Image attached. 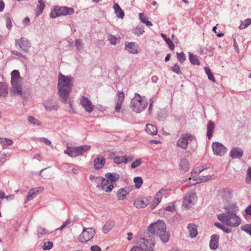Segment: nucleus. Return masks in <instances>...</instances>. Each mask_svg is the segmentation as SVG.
Returning a JSON list of instances; mask_svg holds the SVG:
<instances>
[{"instance_id":"obj_1","label":"nucleus","mask_w":251,"mask_h":251,"mask_svg":"<svg viewBox=\"0 0 251 251\" xmlns=\"http://www.w3.org/2000/svg\"><path fill=\"white\" fill-rule=\"evenodd\" d=\"M73 86V78L60 74L58 81V93L63 102L67 103Z\"/></svg>"},{"instance_id":"obj_2","label":"nucleus","mask_w":251,"mask_h":251,"mask_svg":"<svg viewBox=\"0 0 251 251\" xmlns=\"http://www.w3.org/2000/svg\"><path fill=\"white\" fill-rule=\"evenodd\" d=\"M166 226L162 220H157L148 227V230L152 235L159 237L163 243H167L170 239L169 232L166 230Z\"/></svg>"},{"instance_id":"obj_3","label":"nucleus","mask_w":251,"mask_h":251,"mask_svg":"<svg viewBox=\"0 0 251 251\" xmlns=\"http://www.w3.org/2000/svg\"><path fill=\"white\" fill-rule=\"evenodd\" d=\"M11 93L14 95H22V78L18 70H14L11 73Z\"/></svg>"},{"instance_id":"obj_4","label":"nucleus","mask_w":251,"mask_h":251,"mask_svg":"<svg viewBox=\"0 0 251 251\" xmlns=\"http://www.w3.org/2000/svg\"><path fill=\"white\" fill-rule=\"evenodd\" d=\"M217 216L219 220L230 227H237L241 224V218L234 213H223Z\"/></svg>"},{"instance_id":"obj_5","label":"nucleus","mask_w":251,"mask_h":251,"mask_svg":"<svg viewBox=\"0 0 251 251\" xmlns=\"http://www.w3.org/2000/svg\"><path fill=\"white\" fill-rule=\"evenodd\" d=\"M147 105L148 102L137 93L135 94L134 97L131 100L130 103V106L136 113H140L143 111Z\"/></svg>"},{"instance_id":"obj_6","label":"nucleus","mask_w":251,"mask_h":251,"mask_svg":"<svg viewBox=\"0 0 251 251\" xmlns=\"http://www.w3.org/2000/svg\"><path fill=\"white\" fill-rule=\"evenodd\" d=\"M152 235L140 237L137 240V243L142 247L145 251H153L155 245V240Z\"/></svg>"},{"instance_id":"obj_7","label":"nucleus","mask_w":251,"mask_h":251,"mask_svg":"<svg viewBox=\"0 0 251 251\" xmlns=\"http://www.w3.org/2000/svg\"><path fill=\"white\" fill-rule=\"evenodd\" d=\"M90 149V146L83 145L76 147H67V150L64 151V153L70 157H75L77 156L83 155Z\"/></svg>"},{"instance_id":"obj_8","label":"nucleus","mask_w":251,"mask_h":251,"mask_svg":"<svg viewBox=\"0 0 251 251\" xmlns=\"http://www.w3.org/2000/svg\"><path fill=\"white\" fill-rule=\"evenodd\" d=\"M74 12V9L67 7L55 6L53 12L50 13V17L55 18L61 15L66 16L72 14Z\"/></svg>"},{"instance_id":"obj_9","label":"nucleus","mask_w":251,"mask_h":251,"mask_svg":"<svg viewBox=\"0 0 251 251\" xmlns=\"http://www.w3.org/2000/svg\"><path fill=\"white\" fill-rule=\"evenodd\" d=\"M95 234V230L93 228H84L78 237L81 243H86L93 238Z\"/></svg>"},{"instance_id":"obj_10","label":"nucleus","mask_w":251,"mask_h":251,"mask_svg":"<svg viewBox=\"0 0 251 251\" xmlns=\"http://www.w3.org/2000/svg\"><path fill=\"white\" fill-rule=\"evenodd\" d=\"M15 45L16 48L21 49L25 53L28 52L31 47L30 42L23 37L16 40Z\"/></svg>"},{"instance_id":"obj_11","label":"nucleus","mask_w":251,"mask_h":251,"mask_svg":"<svg viewBox=\"0 0 251 251\" xmlns=\"http://www.w3.org/2000/svg\"><path fill=\"white\" fill-rule=\"evenodd\" d=\"M197 198V194L195 192L188 193L184 198L183 206L186 209L191 208L196 201Z\"/></svg>"},{"instance_id":"obj_12","label":"nucleus","mask_w":251,"mask_h":251,"mask_svg":"<svg viewBox=\"0 0 251 251\" xmlns=\"http://www.w3.org/2000/svg\"><path fill=\"white\" fill-rule=\"evenodd\" d=\"M193 138V135L190 133L182 135L181 137L177 140L176 145L180 148L186 149L188 146L189 141H192Z\"/></svg>"},{"instance_id":"obj_13","label":"nucleus","mask_w":251,"mask_h":251,"mask_svg":"<svg viewBox=\"0 0 251 251\" xmlns=\"http://www.w3.org/2000/svg\"><path fill=\"white\" fill-rule=\"evenodd\" d=\"M213 153L215 155L222 156L227 151V149L222 144L214 142L212 145Z\"/></svg>"},{"instance_id":"obj_14","label":"nucleus","mask_w":251,"mask_h":251,"mask_svg":"<svg viewBox=\"0 0 251 251\" xmlns=\"http://www.w3.org/2000/svg\"><path fill=\"white\" fill-rule=\"evenodd\" d=\"M80 102L83 108L88 113H90L93 111L94 106L87 98L85 96L82 97Z\"/></svg>"},{"instance_id":"obj_15","label":"nucleus","mask_w":251,"mask_h":251,"mask_svg":"<svg viewBox=\"0 0 251 251\" xmlns=\"http://www.w3.org/2000/svg\"><path fill=\"white\" fill-rule=\"evenodd\" d=\"M43 105L46 110L48 111L52 110H57L58 109V103L56 101L53 100H49L45 101Z\"/></svg>"},{"instance_id":"obj_16","label":"nucleus","mask_w":251,"mask_h":251,"mask_svg":"<svg viewBox=\"0 0 251 251\" xmlns=\"http://www.w3.org/2000/svg\"><path fill=\"white\" fill-rule=\"evenodd\" d=\"M125 49L131 54H136L140 52L139 46L134 42H125Z\"/></svg>"},{"instance_id":"obj_17","label":"nucleus","mask_w":251,"mask_h":251,"mask_svg":"<svg viewBox=\"0 0 251 251\" xmlns=\"http://www.w3.org/2000/svg\"><path fill=\"white\" fill-rule=\"evenodd\" d=\"M100 188L106 192H110L112 191L113 189L114 185L113 183L109 181L108 179L103 177L102 181L101 182Z\"/></svg>"},{"instance_id":"obj_18","label":"nucleus","mask_w":251,"mask_h":251,"mask_svg":"<svg viewBox=\"0 0 251 251\" xmlns=\"http://www.w3.org/2000/svg\"><path fill=\"white\" fill-rule=\"evenodd\" d=\"M151 197L142 200L137 199L133 202L134 206L137 208H143L146 207L149 203Z\"/></svg>"},{"instance_id":"obj_19","label":"nucleus","mask_w":251,"mask_h":251,"mask_svg":"<svg viewBox=\"0 0 251 251\" xmlns=\"http://www.w3.org/2000/svg\"><path fill=\"white\" fill-rule=\"evenodd\" d=\"M44 188L41 187L30 189L27 194L26 201H29L32 200L38 194L42 192Z\"/></svg>"},{"instance_id":"obj_20","label":"nucleus","mask_w":251,"mask_h":251,"mask_svg":"<svg viewBox=\"0 0 251 251\" xmlns=\"http://www.w3.org/2000/svg\"><path fill=\"white\" fill-rule=\"evenodd\" d=\"M117 97L118 99L115 106V111L119 112L121 108L122 104L125 98V94L122 91H119L117 93Z\"/></svg>"},{"instance_id":"obj_21","label":"nucleus","mask_w":251,"mask_h":251,"mask_svg":"<svg viewBox=\"0 0 251 251\" xmlns=\"http://www.w3.org/2000/svg\"><path fill=\"white\" fill-rule=\"evenodd\" d=\"M243 155V151L238 147H233L230 151V156L232 158H240Z\"/></svg>"},{"instance_id":"obj_22","label":"nucleus","mask_w":251,"mask_h":251,"mask_svg":"<svg viewBox=\"0 0 251 251\" xmlns=\"http://www.w3.org/2000/svg\"><path fill=\"white\" fill-rule=\"evenodd\" d=\"M105 163V158L101 156L97 157L94 160V168L96 170H100L102 168Z\"/></svg>"},{"instance_id":"obj_23","label":"nucleus","mask_w":251,"mask_h":251,"mask_svg":"<svg viewBox=\"0 0 251 251\" xmlns=\"http://www.w3.org/2000/svg\"><path fill=\"white\" fill-rule=\"evenodd\" d=\"M219 236L217 234H213L211 237L209 243V247L211 250H215L218 247Z\"/></svg>"},{"instance_id":"obj_24","label":"nucleus","mask_w":251,"mask_h":251,"mask_svg":"<svg viewBox=\"0 0 251 251\" xmlns=\"http://www.w3.org/2000/svg\"><path fill=\"white\" fill-rule=\"evenodd\" d=\"M115 222L113 220H109L107 221L102 228V231L104 233L106 234L110 231L115 226Z\"/></svg>"},{"instance_id":"obj_25","label":"nucleus","mask_w":251,"mask_h":251,"mask_svg":"<svg viewBox=\"0 0 251 251\" xmlns=\"http://www.w3.org/2000/svg\"><path fill=\"white\" fill-rule=\"evenodd\" d=\"M187 228L189 231V236L191 238H194L197 236L198 231L196 225L194 224H189L187 226Z\"/></svg>"},{"instance_id":"obj_26","label":"nucleus","mask_w":251,"mask_h":251,"mask_svg":"<svg viewBox=\"0 0 251 251\" xmlns=\"http://www.w3.org/2000/svg\"><path fill=\"white\" fill-rule=\"evenodd\" d=\"M129 189L128 188H122L117 192V198L119 200L125 199L126 197L129 194Z\"/></svg>"},{"instance_id":"obj_27","label":"nucleus","mask_w":251,"mask_h":251,"mask_svg":"<svg viewBox=\"0 0 251 251\" xmlns=\"http://www.w3.org/2000/svg\"><path fill=\"white\" fill-rule=\"evenodd\" d=\"M105 176L107 179L111 181V182H115L118 181L120 178V176L116 173H107L105 175Z\"/></svg>"},{"instance_id":"obj_28","label":"nucleus","mask_w":251,"mask_h":251,"mask_svg":"<svg viewBox=\"0 0 251 251\" xmlns=\"http://www.w3.org/2000/svg\"><path fill=\"white\" fill-rule=\"evenodd\" d=\"M103 177L95 176L92 175H90L89 179L92 183L96 185L97 188H100L101 182L102 181Z\"/></svg>"},{"instance_id":"obj_29","label":"nucleus","mask_w":251,"mask_h":251,"mask_svg":"<svg viewBox=\"0 0 251 251\" xmlns=\"http://www.w3.org/2000/svg\"><path fill=\"white\" fill-rule=\"evenodd\" d=\"M189 164L188 160L186 158H182L179 163V169L184 173L187 172L189 170Z\"/></svg>"},{"instance_id":"obj_30","label":"nucleus","mask_w":251,"mask_h":251,"mask_svg":"<svg viewBox=\"0 0 251 251\" xmlns=\"http://www.w3.org/2000/svg\"><path fill=\"white\" fill-rule=\"evenodd\" d=\"M8 94V85L3 82H0V97H5Z\"/></svg>"},{"instance_id":"obj_31","label":"nucleus","mask_w":251,"mask_h":251,"mask_svg":"<svg viewBox=\"0 0 251 251\" xmlns=\"http://www.w3.org/2000/svg\"><path fill=\"white\" fill-rule=\"evenodd\" d=\"M215 127V124L213 122L209 121L207 126V136L210 139L212 136L213 131Z\"/></svg>"},{"instance_id":"obj_32","label":"nucleus","mask_w":251,"mask_h":251,"mask_svg":"<svg viewBox=\"0 0 251 251\" xmlns=\"http://www.w3.org/2000/svg\"><path fill=\"white\" fill-rule=\"evenodd\" d=\"M146 132L151 135H156L157 130L156 127L151 124H147L146 128Z\"/></svg>"},{"instance_id":"obj_33","label":"nucleus","mask_w":251,"mask_h":251,"mask_svg":"<svg viewBox=\"0 0 251 251\" xmlns=\"http://www.w3.org/2000/svg\"><path fill=\"white\" fill-rule=\"evenodd\" d=\"M226 212L234 213H236L239 210L238 207L236 203H232L228 205L226 207Z\"/></svg>"},{"instance_id":"obj_34","label":"nucleus","mask_w":251,"mask_h":251,"mask_svg":"<svg viewBox=\"0 0 251 251\" xmlns=\"http://www.w3.org/2000/svg\"><path fill=\"white\" fill-rule=\"evenodd\" d=\"M189 60L191 64L193 65H200V62L198 59V57L197 55H194L192 53H189Z\"/></svg>"},{"instance_id":"obj_35","label":"nucleus","mask_w":251,"mask_h":251,"mask_svg":"<svg viewBox=\"0 0 251 251\" xmlns=\"http://www.w3.org/2000/svg\"><path fill=\"white\" fill-rule=\"evenodd\" d=\"M161 36L165 41L166 43L168 45L170 50H174L175 49V45L172 40L170 38H167V36L164 34L162 33Z\"/></svg>"},{"instance_id":"obj_36","label":"nucleus","mask_w":251,"mask_h":251,"mask_svg":"<svg viewBox=\"0 0 251 251\" xmlns=\"http://www.w3.org/2000/svg\"><path fill=\"white\" fill-rule=\"evenodd\" d=\"M120 37H117L112 34H109L107 35V39L112 45H115L117 42L120 41Z\"/></svg>"},{"instance_id":"obj_37","label":"nucleus","mask_w":251,"mask_h":251,"mask_svg":"<svg viewBox=\"0 0 251 251\" xmlns=\"http://www.w3.org/2000/svg\"><path fill=\"white\" fill-rule=\"evenodd\" d=\"M125 158V155L122 156H117L113 158L114 162L117 164H120L123 163L126 164L127 161H126V160Z\"/></svg>"},{"instance_id":"obj_38","label":"nucleus","mask_w":251,"mask_h":251,"mask_svg":"<svg viewBox=\"0 0 251 251\" xmlns=\"http://www.w3.org/2000/svg\"><path fill=\"white\" fill-rule=\"evenodd\" d=\"M143 26H138L133 29L132 33L136 35L140 36L144 33Z\"/></svg>"},{"instance_id":"obj_39","label":"nucleus","mask_w":251,"mask_h":251,"mask_svg":"<svg viewBox=\"0 0 251 251\" xmlns=\"http://www.w3.org/2000/svg\"><path fill=\"white\" fill-rule=\"evenodd\" d=\"M4 18L6 20V26L8 30H10L12 26V23L11 19L10 17L9 14L8 13H6L4 15Z\"/></svg>"},{"instance_id":"obj_40","label":"nucleus","mask_w":251,"mask_h":251,"mask_svg":"<svg viewBox=\"0 0 251 251\" xmlns=\"http://www.w3.org/2000/svg\"><path fill=\"white\" fill-rule=\"evenodd\" d=\"M75 45L76 47V50L79 52H81L83 50V44L82 43V40L81 39H76Z\"/></svg>"},{"instance_id":"obj_41","label":"nucleus","mask_w":251,"mask_h":251,"mask_svg":"<svg viewBox=\"0 0 251 251\" xmlns=\"http://www.w3.org/2000/svg\"><path fill=\"white\" fill-rule=\"evenodd\" d=\"M204 71L206 73V74L208 76V79L212 81L213 82H215L216 80L213 76V75L212 74L210 69L208 67H205L204 68Z\"/></svg>"},{"instance_id":"obj_42","label":"nucleus","mask_w":251,"mask_h":251,"mask_svg":"<svg viewBox=\"0 0 251 251\" xmlns=\"http://www.w3.org/2000/svg\"><path fill=\"white\" fill-rule=\"evenodd\" d=\"M215 225L219 228L222 229L226 233H229L231 231V229L226 227L225 226L223 225L221 223H215Z\"/></svg>"},{"instance_id":"obj_43","label":"nucleus","mask_w":251,"mask_h":251,"mask_svg":"<svg viewBox=\"0 0 251 251\" xmlns=\"http://www.w3.org/2000/svg\"><path fill=\"white\" fill-rule=\"evenodd\" d=\"M251 24V19L250 18H248L244 20V21L242 22L241 25L239 26V28L240 29H243L247 28L249 25Z\"/></svg>"},{"instance_id":"obj_44","label":"nucleus","mask_w":251,"mask_h":251,"mask_svg":"<svg viewBox=\"0 0 251 251\" xmlns=\"http://www.w3.org/2000/svg\"><path fill=\"white\" fill-rule=\"evenodd\" d=\"M134 182L135 183V188L139 189L141 187L143 183L142 178L140 176L135 177L134 178Z\"/></svg>"},{"instance_id":"obj_45","label":"nucleus","mask_w":251,"mask_h":251,"mask_svg":"<svg viewBox=\"0 0 251 251\" xmlns=\"http://www.w3.org/2000/svg\"><path fill=\"white\" fill-rule=\"evenodd\" d=\"M166 192V190L161 189L156 193L154 199L157 201H161L162 197L165 194Z\"/></svg>"},{"instance_id":"obj_46","label":"nucleus","mask_w":251,"mask_h":251,"mask_svg":"<svg viewBox=\"0 0 251 251\" xmlns=\"http://www.w3.org/2000/svg\"><path fill=\"white\" fill-rule=\"evenodd\" d=\"M28 121L33 125L40 126L41 124L39 121L35 119L34 117L29 116L27 118Z\"/></svg>"},{"instance_id":"obj_47","label":"nucleus","mask_w":251,"mask_h":251,"mask_svg":"<svg viewBox=\"0 0 251 251\" xmlns=\"http://www.w3.org/2000/svg\"><path fill=\"white\" fill-rule=\"evenodd\" d=\"M212 178V176H202L198 177L196 183H199L201 182H205L207 180H210Z\"/></svg>"},{"instance_id":"obj_48","label":"nucleus","mask_w":251,"mask_h":251,"mask_svg":"<svg viewBox=\"0 0 251 251\" xmlns=\"http://www.w3.org/2000/svg\"><path fill=\"white\" fill-rule=\"evenodd\" d=\"M177 58L180 63L184 62L186 60V56L183 51L177 53Z\"/></svg>"},{"instance_id":"obj_49","label":"nucleus","mask_w":251,"mask_h":251,"mask_svg":"<svg viewBox=\"0 0 251 251\" xmlns=\"http://www.w3.org/2000/svg\"><path fill=\"white\" fill-rule=\"evenodd\" d=\"M209 168V165H208V166H206L205 167L203 166H201L199 167H197L194 171H193L192 173L194 174H200L202 171L204 170L205 169H207Z\"/></svg>"},{"instance_id":"obj_50","label":"nucleus","mask_w":251,"mask_h":251,"mask_svg":"<svg viewBox=\"0 0 251 251\" xmlns=\"http://www.w3.org/2000/svg\"><path fill=\"white\" fill-rule=\"evenodd\" d=\"M241 230L251 236V225H245L242 226Z\"/></svg>"},{"instance_id":"obj_51","label":"nucleus","mask_w":251,"mask_h":251,"mask_svg":"<svg viewBox=\"0 0 251 251\" xmlns=\"http://www.w3.org/2000/svg\"><path fill=\"white\" fill-rule=\"evenodd\" d=\"M53 243L51 241H48L44 242V245L42 246V248L44 250H49L52 248Z\"/></svg>"},{"instance_id":"obj_52","label":"nucleus","mask_w":251,"mask_h":251,"mask_svg":"<svg viewBox=\"0 0 251 251\" xmlns=\"http://www.w3.org/2000/svg\"><path fill=\"white\" fill-rule=\"evenodd\" d=\"M142 164L141 159L139 158L136 159L133 162H132L131 164V168L132 169H135V168L139 167Z\"/></svg>"},{"instance_id":"obj_53","label":"nucleus","mask_w":251,"mask_h":251,"mask_svg":"<svg viewBox=\"0 0 251 251\" xmlns=\"http://www.w3.org/2000/svg\"><path fill=\"white\" fill-rule=\"evenodd\" d=\"M172 70L174 73H176L178 75H180L182 74L180 67L177 64H175L172 67Z\"/></svg>"},{"instance_id":"obj_54","label":"nucleus","mask_w":251,"mask_h":251,"mask_svg":"<svg viewBox=\"0 0 251 251\" xmlns=\"http://www.w3.org/2000/svg\"><path fill=\"white\" fill-rule=\"evenodd\" d=\"M45 4L42 0H39L38 4H37V8L39 11V14L42 13L44 8Z\"/></svg>"},{"instance_id":"obj_55","label":"nucleus","mask_w":251,"mask_h":251,"mask_svg":"<svg viewBox=\"0 0 251 251\" xmlns=\"http://www.w3.org/2000/svg\"><path fill=\"white\" fill-rule=\"evenodd\" d=\"M246 181L248 184H251V168H249L247 170Z\"/></svg>"},{"instance_id":"obj_56","label":"nucleus","mask_w":251,"mask_h":251,"mask_svg":"<svg viewBox=\"0 0 251 251\" xmlns=\"http://www.w3.org/2000/svg\"><path fill=\"white\" fill-rule=\"evenodd\" d=\"M38 233L41 235H44L48 233V230L42 227L39 226L37 228Z\"/></svg>"},{"instance_id":"obj_57","label":"nucleus","mask_w":251,"mask_h":251,"mask_svg":"<svg viewBox=\"0 0 251 251\" xmlns=\"http://www.w3.org/2000/svg\"><path fill=\"white\" fill-rule=\"evenodd\" d=\"M13 141L10 139L3 138V144L5 146H11L13 144Z\"/></svg>"},{"instance_id":"obj_58","label":"nucleus","mask_w":251,"mask_h":251,"mask_svg":"<svg viewBox=\"0 0 251 251\" xmlns=\"http://www.w3.org/2000/svg\"><path fill=\"white\" fill-rule=\"evenodd\" d=\"M12 53L13 54L18 56L19 58H20V57L23 58L25 60L27 59V58L25 55H23V54L19 52L18 51H16V50L12 51Z\"/></svg>"},{"instance_id":"obj_59","label":"nucleus","mask_w":251,"mask_h":251,"mask_svg":"<svg viewBox=\"0 0 251 251\" xmlns=\"http://www.w3.org/2000/svg\"><path fill=\"white\" fill-rule=\"evenodd\" d=\"M139 17L140 18V20L143 23V21L145 22L147 21L148 20V18L147 16L145 15L144 13H139Z\"/></svg>"},{"instance_id":"obj_60","label":"nucleus","mask_w":251,"mask_h":251,"mask_svg":"<svg viewBox=\"0 0 251 251\" xmlns=\"http://www.w3.org/2000/svg\"><path fill=\"white\" fill-rule=\"evenodd\" d=\"M115 13L117 17L119 18L123 19L125 16L124 12L122 9L119 11L116 12Z\"/></svg>"},{"instance_id":"obj_61","label":"nucleus","mask_w":251,"mask_h":251,"mask_svg":"<svg viewBox=\"0 0 251 251\" xmlns=\"http://www.w3.org/2000/svg\"><path fill=\"white\" fill-rule=\"evenodd\" d=\"M144 250L140 246H135L133 247L130 251H143Z\"/></svg>"},{"instance_id":"obj_62","label":"nucleus","mask_w":251,"mask_h":251,"mask_svg":"<svg viewBox=\"0 0 251 251\" xmlns=\"http://www.w3.org/2000/svg\"><path fill=\"white\" fill-rule=\"evenodd\" d=\"M40 141L44 143L47 145H50L51 144V141L44 137L40 138Z\"/></svg>"},{"instance_id":"obj_63","label":"nucleus","mask_w":251,"mask_h":251,"mask_svg":"<svg viewBox=\"0 0 251 251\" xmlns=\"http://www.w3.org/2000/svg\"><path fill=\"white\" fill-rule=\"evenodd\" d=\"M91 250L92 251H101V250L100 249V248L97 246V245H95V246H92L91 247Z\"/></svg>"},{"instance_id":"obj_64","label":"nucleus","mask_w":251,"mask_h":251,"mask_svg":"<svg viewBox=\"0 0 251 251\" xmlns=\"http://www.w3.org/2000/svg\"><path fill=\"white\" fill-rule=\"evenodd\" d=\"M160 201H157L154 199L151 206V208L152 209H154L156 207V206L160 203Z\"/></svg>"}]
</instances>
